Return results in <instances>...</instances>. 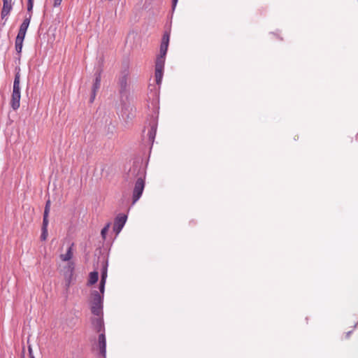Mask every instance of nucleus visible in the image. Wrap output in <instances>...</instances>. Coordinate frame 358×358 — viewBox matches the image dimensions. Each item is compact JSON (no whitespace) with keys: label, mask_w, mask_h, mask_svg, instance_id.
I'll return each instance as SVG.
<instances>
[{"label":"nucleus","mask_w":358,"mask_h":358,"mask_svg":"<svg viewBox=\"0 0 358 358\" xmlns=\"http://www.w3.org/2000/svg\"><path fill=\"white\" fill-rule=\"evenodd\" d=\"M166 55H159L155 62V82L159 87L163 77Z\"/></svg>","instance_id":"nucleus-2"},{"label":"nucleus","mask_w":358,"mask_h":358,"mask_svg":"<svg viewBox=\"0 0 358 358\" xmlns=\"http://www.w3.org/2000/svg\"><path fill=\"white\" fill-rule=\"evenodd\" d=\"M99 348L100 350V354L103 358H105L106 354V341L103 332L100 334V335L99 336Z\"/></svg>","instance_id":"nucleus-7"},{"label":"nucleus","mask_w":358,"mask_h":358,"mask_svg":"<svg viewBox=\"0 0 358 358\" xmlns=\"http://www.w3.org/2000/svg\"><path fill=\"white\" fill-rule=\"evenodd\" d=\"M109 227H110V224H108L106 226H105V227L102 229V230H101V236H102V237H103V238H106V234H107V233H108V231Z\"/></svg>","instance_id":"nucleus-21"},{"label":"nucleus","mask_w":358,"mask_h":358,"mask_svg":"<svg viewBox=\"0 0 358 358\" xmlns=\"http://www.w3.org/2000/svg\"><path fill=\"white\" fill-rule=\"evenodd\" d=\"M99 278V273L96 271H93L90 273L89 275V280L88 284L89 285H93L96 283Z\"/></svg>","instance_id":"nucleus-13"},{"label":"nucleus","mask_w":358,"mask_h":358,"mask_svg":"<svg viewBox=\"0 0 358 358\" xmlns=\"http://www.w3.org/2000/svg\"><path fill=\"white\" fill-rule=\"evenodd\" d=\"M13 90H20V78L16 76L13 83Z\"/></svg>","instance_id":"nucleus-19"},{"label":"nucleus","mask_w":358,"mask_h":358,"mask_svg":"<svg viewBox=\"0 0 358 358\" xmlns=\"http://www.w3.org/2000/svg\"><path fill=\"white\" fill-rule=\"evenodd\" d=\"M357 138H358V135H357Z\"/></svg>","instance_id":"nucleus-30"},{"label":"nucleus","mask_w":358,"mask_h":358,"mask_svg":"<svg viewBox=\"0 0 358 358\" xmlns=\"http://www.w3.org/2000/svg\"><path fill=\"white\" fill-rule=\"evenodd\" d=\"M34 7V1H27V13L28 15L30 16V19L32 17V10Z\"/></svg>","instance_id":"nucleus-18"},{"label":"nucleus","mask_w":358,"mask_h":358,"mask_svg":"<svg viewBox=\"0 0 358 358\" xmlns=\"http://www.w3.org/2000/svg\"><path fill=\"white\" fill-rule=\"evenodd\" d=\"M101 87V76L100 73L97 74L95 78V82L93 85L92 90H98Z\"/></svg>","instance_id":"nucleus-17"},{"label":"nucleus","mask_w":358,"mask_h":358,"mask_svg":"<svg viewBox=\"0 0 358 358\" xmlns=\"http://www.w3.org/2000/svg\"><path fill=\"white\" fill-rule=\"evenodd\" d=\"M27 31L19 30L16 38L24 41Z\"/></svg>","instance_id":"nucleus-22"},{"label":"nucleus","mask_w":358,"mask_h":358,"mask_svg":"<svg viewBox=\"0 0 358 358\" xmlns=\"http://www.w3.org/2000/svg\"><path fill=\"white\" fill-rule=\"evenodd\" d=\"M31 358H34V357H31Z\"/></svg>","instance_id":"nucleus-29"},{"label":"nucleus","mask_w":358,"mask_h":358,"mask_svg":"<svg viewBox=\"0 0 358 358\" xmlns=\"http://www.w3.org/2000/svg\"><path fill=\"white\" fill-rule=\"evenodd\" d=\"M145 187L144 180L142 178L137 179L133 192V203H135L141 196Z\"/></svg>","instance_id":"nucleus-4"},{"label":"nucleus","mask_w":358,"mask_h":358,"mask_svg":"<svg viewBox=\"0 0 358 358\" xmlns=\"http://www.w3.org/2000/svg\"><path fill=\"white\" fill-rule=\"evenodd\" d=\"M119 84L120 87L124 90L127 87H130V80L127 71H124L119 78Z\"/></svg>","instance_id":"nucleus-9"},{"label":"nucleus","mask_w":358,"mask_h":358,"mask_svg":"<svg viewBox=\"0 0 358 358\" xmlns=\"http://www.w3.org/2000/svg\"><path fill=\"white\" fill-rule=\"evenodd\" d=\"M75 264L69 262L63 268V275L65 280L66 287L68 289L74 280Z\"/></svg>","instance_id":"nucleus-3"},{"label":"nucleus","mask_w":358,"mask_h":358,"mask_svg":"<svg viewBox=\"0 0 358 358\" xmlns=\"http://www.w3.org/2000/svg\"><path fill=\"white\" fill-rule=\"evenodd\" d=\"M95 96H96L95 91H92V94H91L90 99V101L91 103H92L94 101Z\"/></svg>","instance_id":"nucleus-26"},{"label":"nucleus","mask_w":358,"mask_h":358,"mask_svg":"<svg viewBox=\"0 0 358 358\" xmlns=\"http://www.w3.org/2000/svg\"><path fill=\"white\" fill-rule=\"evenodd\" d=\"M73 244L72 243L67 249V251L65 254H62L59 256V258L63 262H69L72 259L73 255Z\"/></svg>","instance_id":"nucleus-11"},{"label":"nucleus","mask_w":358,"mask_h":358,"mask_svg":"<svg viewBox=\"0 0 358 358\" xmlns=\"http://www.w3.org/2000/svg\"><path fill=\"white\" fill-rule=\"evenodd\" d=\"M30 21H31L30 16H26L25 18L24 19L22 23L20 24L19 30L27 31V30L29 27Z\"/></svg>","instance_id":"nucleus-14"},{"label":"nucleus","mask_w":358,"mask_h":358,"mask_svg":"<svg viewBox=\"0 0 358 358\" xmlns=\"http://www.w3.org/2000/svg\"><path fill=\"white\" fill-rule=\"evenodd\" d=\"M156 129V127L153 125L152 126L150 130L148 132V138L151 141H153L155 138Z\"/></svg>","instance_id":"nucleus-16"},{"label":"nucleus","mask_w":358,"mask_h":358,"mask_svg":"<svg viewBox=\"0 0 358 358\" xmlns=\"http://www.w3.org/2000/svg\"><path fill=\"white\" fill-rule=\"evenodd\" d=\"M48 215H43V229H47L48 224Z\"/></svg>","instance_id":"nucleus-24"},{"label":"nucleus","mask_w":358,"mask_h":358,"mask_svg":"<svg viewBox=\"0 0 358 358\" xmlns=\"http://www.w3.org/2000/svg\"><path fill=\"white\" fill-rule=\"evenodd\" d=\"M23 40L16 38H15V50L17 54H20L23 46Z\"/></svg>","instance_id":"nucleus-15"},{"label":"nucleus","mask_w":358,"mask_h":358,"mask_svg":"<svg viewBox=\"0 0 358 358\" xmlns=\"http://www.w3.org/2000/svg\"><path fill=\"white\" fill-rule=\"evenodd\" d=\"M3 8L1 10V17L3 18L8 15L12 9V0H3Z\"/></svg>","instance_id":"nucleus-10"},{"label":"nucleus","mask_w":358,"mask_h":358,"mask_svg":"<svg viewBox=\"0 0 358 358\" xmlns=\"http://www.w3.org/2000/svg\"><path fill=\"white\" fill-rule=\"evenodd\" d=\"M50 201H48L45 204V210H44V215H48L50 212Z\"/></svg>","instance_id":"nucleus-23"},{"label":"nucleus","mask_w":358,"mask_h":358,"mask_svg":"<svg viewBox=\"0 0 358 358\" xmlns=\"http://www.w3.org/2000/svg\"><path fill=\"white\" fill-rule=\"evenodd\" d=\"M169 43V34L168 33H166L164 34L162 43L160 45V51L159 54L162 55H166L168 50Z\"/></svg>","instance_id":"nucleus-8"},{"label":"nucleus","mask_w":358,"mask_h":358,"mask_svg":"<svg viewBox=\"0 0 358 358\" xmlns=\"http://www.w3.org/2000/svg\"><path fill=\"white\" fill-rule=\"evenodd\" d=\"M127 221V216L122 215L118 217L115 220L114 226H113V230L116 232L117 234H118L121 230L122 229L123 227L124 226Z\"/></svg>","instance_id":"nucleus-5"},{"label":"nucleus","mask_w":358,"mask_h":358,"mask_svg":"<svg viewBox=\"0 0 358 358\" xmlns=\"http://www.w3.org/2000/svg\"><path fill=\"white\" fill-rule=\"evenodd\" d=\"M106 278H107V270H106V268H104L102 271V273H101V279L100 285H99L100 292H101L102 294H103V292H104Z\"/></svg>","instance_id":"nucleus-12"},{"label":"nucleus","mask_w":358,"mask_h":358,"mask_svg":"<svg viewBox=\"0 0 358 358\" xmlns=\"http://www.w3.org/2000/svg\"><path fill=\"white\" fill-rule=\"evenodd\" d=\"M103 295V294L101 292L99 293L97 291L92 293L91 310L92 313L97 316H100L102 314Z\"/></svg>","instance_id":"nucleus-1"},{"label":"nucleus","mask_w":358,"mask_h":358,"mask_svg":"<svg viewBox=\"0 0 358 358\" xmlns=\"http://www.w3.org/2000/svg\"><path fill=\"white\" fill-rule=\"evenodd\" d=\"M177 3H178V0H173L172 1V8L173 10L175 9L176 5H177Z\"/></svg>","instance_id":"nucleus-28"},{"label":"nucleus","mask_w":358,"mask_h":358,"mask_svg":"<svg viewBox=\"0 0 358 358\" xmlns=\"http://www.w3.org/2000/svg\"><path fill=\"white\" fill-rule=\"evenodd\" d=\"M96 328H97V331H101L102 330V328H103V324H102V320L99 318V319H96Z\"/></svg>","instance_id":"nucleus-20"},{"label":"nucleus","mask_w":358,"mask_h":358,"mask_svg":"<svg viewBox=\"0 0 358 358\" xmlns=\"http://www.w3.org/2000/svg\"><path fill=\"white\" fill-rule=\"evenodd\" d=\"M20 91H13L10 99V106L14 110L19 108L20 106Z\"/></svg>","instance_id":"nucleus-6"},{"label":"nucleus","mask_w":358,"mask_h":358,"mask_svg":"<svg viewBox=\"0 0 358 358\" xmlns=\"http://www.w3.org/2000/svg\"><path fill=\"white\" fill-rule=\"evenodd\" d=\"M62 0H55L54 1V6L56 7V6H58L61 4Z\"/></svg>","instance_id":"nucleus-27"},{"label":"nucleus","mask_w":358,"mask_h":358,"mask_svg":"<svg viewBox=\"0 0 358 358\" xmlns=\"http://www.w3.org/2000/svg\"><path fill=\"white\" fill-rule=\"evenodd\" d=\"M47 236H48L47 229H43V232H42V234H41V239L42 240H45L46 238H47Z\"/></svg>","instance_id":"nucleus-25"}]
</instances>
